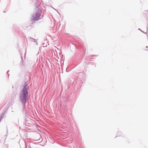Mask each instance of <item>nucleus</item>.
<instances>
[{
    "mask_svg": "<svg viewBox=\"0 0 148 148\" xmlns=\"http://www.w3.org/2000/svg\"><path fill=\"white\" fill-rule=\"evenodd\" d=\"M3 12H4V13H5V11H3Z\"/></svg>",
    "mask_w": 148,
    "mask_h": 148,
    "instance_id": "obj_15",
    "label": "nucleus"
},
{
    "mask_svg": "<svg viewBox=\"0 0 148 148\" xmlns=\"http://www.w3.org/2000/svg\"><path fill=\"white\" fill-rule=\"evenodd\" d=\"M97 56L96 55H92V57H93V56Z\"/></svg>",
    "mask_w": 148,
    "mask_h": 148,
    "instance_id": "obj_10",
    "label": "nucleus"
},
{
    "mask_svg": "<svg viewBox=\"0 0 148 148\" xmlns=\"http://www.w3.org/2000/svg\"><path fill=\"white\" fill-rule=\"evenodd\" d=\"M138 29V30H141L140 29V28H139V29Z\"/></svg>",
    "mask_w": 148,
    "mask_h": 148,
    "instance_id": "obj_17",
    "label": "nucleus"
},
{
    "mask_svg": "<svg viewBox=\"0 0 148 148\" xmlns=\"http://www.w3.org/2000/svg\"><path fill=\"white\" fill-rule=\"evenodd\" d=\"M9 74H8V77H9Z\"/></svg>",
    "mask_w": 148,
    "mask_h": 148,
    "instance_id": "obj_19",
    "label": "nucleus"
},
{
    "mask_svg": "<svg viewBox=\"0 0 148 148\" xmlns=\"http://www.w3.org/2000/svg\"><path fill=\"white\" fill-rule=\"evenodd\" d=\"M20 55H21V62L22 63H23V57L22 56V53H20Z\"/></svg>",
    "mask_w": 148,
    "mask_h": 148,
    "instance_id": "obj_7",
    "label": "nucleus"
},
{
    "mask_svg": "<svg viewBox=\"0 0 148 148\" xmlns=\"http://www.w3.org/2000/svg\"><path fill=\"white\" fill-rule=\"evenodd\" d=\"M29 89L27 84L25 83L23 85V88L20 93V100L24 106L28 100Z\"/></svg>",
    "mask_w": 148,
    "mask_h": 148,
    "instance_id": "obj_1",
    "label": "nucleus"
},
{
    "mask_svg": "<svg viewBox=\"0 0 148 148\" xmlns=\"http://www.w3.org/2000/svg\"><path fill=\"white\" fill-rule=\"evenodd\" d=\"M121 133V132H117V135H118V136H119L118 133Z\"/></svg>",
    "mask_w": 148,
    "mask_h": 148,
    "instance_id": "obj_9",
    "label": "nucleus"
},
{
    "mask_svg": "<svg viewBox=\"0 0 148 148\" xmlns=\"http://www.w3.org/2000/svg\"><path fill=\"white\" fill-rule=\"evenodd\" d=\"M145 12H147V13H148V10H147L145 11Z\"/></svg>",
    "mask_w": 148,
    "mask_h": 148,
    "instance_id": "obj_11",
    "label": "nucleus"
},
{
    "mask_svg": "<svg viewBox=\"0 0 148 148\" xmlns=\"http://www.w3.org/2000/svg\"><path fill=\"white\" fill-rule=\"evenodd\" d=\"M39 140L40 142H41L42 140V139L40 138L38 140Z\"/></svg>",
    "mask_w": 148,
    "mask_h": 148,
    "instance_id": "obj_8",
    "label": "nucleus"
},
{
    "mask_svg": "<svg viewBox=\"0 0 148 148\" xmlns=\"http://www.w3.org/2000/svg\"><path fill=\"white\" fill-rule=\"evenodd\" d=\"M19 144L21 148H27V145L25 141L23 140H20Z\"/></svg>",
    "mask_w": 148,
    "mask_h": 148,
    "instance_id": "obj_3",
    "label": "nucleus"
},
{
    "mask_svg": "<svg viewBox=\"0 0 148 148\" xmlns=\"http://www.w3.org/2000/svg\"><path fill=\"white\" fill-rule=\"evenodd\" d=\"M146 50L147 51H148V49H147Z\"/></svg>",
    "mask_w": 148,
    "mask_h": 148,
    "instance_id": "obj_20",
    "label": "nucleus"
},
{
    "mask_svg": "<svg viewBox=\"0 0 148 148\" xmlns=\"http://www.w3.org/2000/svg\"><path fill=\"white\" fill-rule=\"evenodd\" d=\"M9 70H8L7 71V73H8L9 72Z\"/></svg>",
    "mask_w": 148,
    "mask_h": 148,
    "instance_id": "obj_14",
    "label": "nucleus"
},
{
    "mask_svg": "<svg viewBox=\"0 0 148 148\" xmlns=\"http://www.w3.org/2000/svg\"><path fill=\"white\" fill-rule=\"evenodd\" d=\"M146 48H148V47H147V46L146 47Z\"/></svg>",
    "mask_w": 148,
    "mask_h": 148,
    "instance_id": "obj_13",
    "label": "nucleus"
},
{
    "mask_svg": "<svg viewBox=\"0 0 148 148\" xmlns=\"http://www.w3.org/2000/svg\"><path fill=\"white\" fill-rule=\"evenodd\" d=\"M35 10L36 12L32 15V17L33 18L32 20L37 21L39 19L42 13V11L41 9H38L36 10Z\"/></svg>",
    "mask_w": 148,
    "mask_h": 148,
    "instance_id": "obj_2",
    "label": "nucleus"
},
{
    "mask_svg": "<svg viewBox=\"0 0 148 148\" xmlns=\"http://www.w3.org/2000/svg\"><path fill=\"white\" fill-rule=\"evenodd\" d=\"M40 5V4L39 2L37 1V2L35 3V5L36 8L35 10L38 9H40V8H39V6Z\"/></svg>",
    "mask_w": 148,
    "mask_h": 148,
    "instance_id": "obj_5",
    "label": "nucleus"
},
{
    "mask_svg": "<svg viewBox=\"0 0 148 148\" xmlns=\"http://www.w3.org/2000/svg\"><path fill=\"white\" fill-rule=\"evenodd\" d=\"M53 8V9H54L55 10H56V11H57V10L55 9H54V8Z\"/></svg>",
    "mask_w": 148,
    "mask_h": 148,
    "instance_id": "obj_16",
    "label": "nucleus"
},
{
    "mask_svg": "<svg viewBox=\"0 0 148 148\" xmlns=\"http://www.w3.org/2000/svg\"><path fill=\"white\" fill-rule=\"evenodd\" d=\"M28 39L29 40H30L31 41V42H36V45H38L37 42V41H36V40L35 39L32 38L31 37H29L28 38Z\"/></svg>",
    "mask_w": 148,
    "mask_h": 148,
    "instance_id": "obj_4",
    "label": "nucleus"
},
{
    "mask_svg": "<svg viewBox=\"0 0 148 148\" xmlns=\"http://www.w3.org/2000/svg\"><path fill=\"white\" fill-rule=\"evenodd\" d=\"M32 122L31 121L30 119L29 118L26 119L25 121V124H31Z\"/></svg>",
    "mask_w": 148,
    "mask_h": 148,
    "instance_id": "obj_6",
    "label": "nucleus"
},
{
    "mask_svg": "<svg viewBox=\"0 0 148 148\" xmlns=\"http://www.w3.org/2000/svg\"><path fill=\"white\" fill-rule=\"evenodd\" d=\"M38 135L39 136H40V135L39 134H38Z\"/></svg>",
    "mask_w": 148,
    "mask_h": 148,
    "instance_id": "obj_18",
    "label": "nucleus"
},
{
    "mask_svg": "<svg viewBox=\"0 0 148 148\" xmlns=\"http://www.w3.org/2000/svg\"><path fill=\"white\" fill-rule=\"evenodd\" d=\"M57 12H58V13L59 14H60V13L58 11H57Z\"/></svg>",
    "mask_w": 148,
    "mask_h": 148,
    "instance_id": "obj_12",
    "label": "nucleus"
}]
</instances>
